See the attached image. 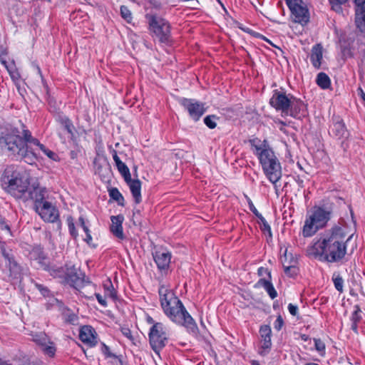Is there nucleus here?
Instances as JSON below:
<instances>
[{"mask_svg":"<svg viewBox=\"0 0 365 365\" xmlns=\"http://www.w3.org/2000/svg\"><path fill=\"white\" fill-rule=\"evenodd\" d=\"M153 258L160 272L168 269L171 259V254L169 252L165 250H157L153 254Z\"/></svg>","mask_w":365,"mask_h":365,"instance_id":"nucleus-20","label":"nucleus"},{"mask_svg":"<svg viewBox=\"0 0 365 365\" xmlns=\"http://www.w3.org/2000/svg\"><path fill=\"white\" fill-rule=\"evenodd\" d=\"M109 196L111 199L117 202L120 206H124V197L118 188L112 187L109 190Z\"/></svg>","mask_w":365,"mask_h":365,"instance_id":"nucleus-35","label":"nucleus"},{"mask_svg":"<svg viewBox=\"0 0 365 365\" xmlns=\"http://www.w3.org/2000/svg\"><path fill=\"white\" fill-rule=\"evenodd\" d=\"M248 204H249V208L250 210V211L257 217H259L260 215H262L259 212L258 210H257V208L255 207L254 204L252 203V200L250 199H249L248 200Z\"/></svg>","mask_w":365,"mask_h":365,"instance_id":"nucleus-52","label":"nucleus"},{"mask_svg":"<svg viewBox=\"0 0 365 365\" xmlns=\"http://www.w3.org/2000/svg\"><path fill=\"white\" fill-rule=\"evenodd\" d=\"M358 324L357 322H351V329L356 334H358Z\"/></svg>","mask_w":365,"mask_h":365,"instance_id":"nucleus-62","label":"nucleus"},{"mask_svg":"<svg viewBox=\"0 0 365 365\" xmlns=\"http://www.w3.org/2000/svg\"><path fill=\"white\" fill-rule=\"evenodd\" d=\"M316 83L322 89H327L331 86V80L328 75L324 72L317 74Z\"/></svg>","mask_w":365,"mask_h":365,"instance_id":"nucleus-30","label":"nucleus"},{"mask_svg":"<svg viewBox=\"0 0 365 365\" xmlns=\"http://www.w3.org/2000/svg\"><path fill=\"white\" fill-rule=\"evenodd\" d=\"M284 259L282 258L283 267H284V273L290 277H294L298 274V268L295 265H289L286 266L284 264L287 262V250L286 249L283 255Z\"/></svg>","mask_w":365,"mask_h":365,"instance_id":"nucleus-27","label":"nucleus"},{"mask_svg":"<svg viewBox=\"0 0 365 365\" xmlns=\"http://www.w3.org/2000/svg\"><path fill=\"white\" fill-rule=\"evenodd\" d=\"M54 277H64V282L70 286L78 289L81 287L83 284L84 274L79 269L76 268L74 266L66 268V271L63 269L54 270Z\"/></svg>","mask_w":365,"mask_h":365,"instance_id":"nucleus-11","label":"nucleus"},{"mask_svg":"<svg viewBox=\"0 0 365 365\" xmlns=\"http://www.w3.org/2000/svg\"><path fill=\"white\" fill-rule=\"evenodd\" d=\"M95 296L98 303L104 307H107V302L105 298L99 293H95Z\"/></svg>","mask_w":365,"mask_h":365,"instance_id":"nucleus-53","label":"nucleus"},{"mask_svg":"<svg viewBox=\"0 0 365 365\" xmlns=\"http://www.w3.org/2000/svg\"><path fill=\"white\" fill-rule=\"evenodd\" d=\"M257 274L259 277L267 276V278H266V279H272L271 272L267 268L263 267H259L257 269Z\"/></svg>","mask_w":365,"mask_h":365,"instance_id":"nucleus-46","label":"nucleus"},{"mask_svg":"<svg viewBox=\"0 0 365 365\" xmlns=\"http://www.w3.org/2000/svg\"><path fill=\"white\" fill-rule=\"evenodd\" d=\"M130 187L131 194L134 198L135 202L139 204L141 202V182L138 179L133 180L131 178L130 180L125 181Z\"/></svg>","mask_w":365,"mask_h":365,"instance_id":"nucleus-25","label":"nucleus"},{"mask_svg":"<svg viewBox=\"0 0 365 365\" xmlns=\"http://www.w3.org/2000/svg\"><path fill=\"white\" fill-rule=\"evenodd\" d=\"M180 104L195 121L198 120L205 112L203 103H200L194 99L182 98L180 100Z\"/></svg>","mask_w":365,"mask_h":365,"instance_id":"nucleus-17","label":"nucleus"},{"mask_svg":"<svg viewBox=\"0 0 365 365\" xmlns=\"http://www.w3.org/2000/svg\"><path fill=\"white\" fill-rule=\"evenodd\" d=\"M346 223L344 218H339L338 223L321 235L320 238L312 247L311 254L321 261L338 262L346 254V244L354 233L348 237Z\"/></svg>","mask_w":365,"mask_h":365,"instance_id":"nucleus-1","label":"nucleus"},{"mask_svg":"<svg viewBox=\"0 0 365 365\" xmlns=\"http://www.w3.org/2000/svg\"><path fill=\"white\" fill-rule=\"evenodd\" d=\"M62 316L64 321L68 324L76 325L78 323V317L70 309H65Z\"/></svg>","mask_w":365,"mask_h":365,"instance_id":"nucleus-31","label":"nucleus"},{"mask_svg":"<svg viewBox=\"0 0 365 365\" xmlns=\"http://www.w3.org/2000/svg\"><path fill=\"white\" fill-rule=\"evenodd\" d=\"M96 332L95 329L88 325L83 326L79 331V339L84 344L90 346H96L97 343Z\"/></svg>","mask_w":365,"mask_h":365,"instance_id":"nucleus-21","label":"nucleus"},{"mask_svg":"<svg viewBox=\"0 0 365 365\" xmlns=\"http://www.w3.org/2000/svg\"><path fill=\"white\" fill-rule=\"evenodd\" d=\"M62 126L71 135V137L74 136L75 127L70 118H68Z\"/></svg>","mask_w":365,"mask_h":365,"instance_id":"nucleus-44","label":"nucleus"},{"mask_svg":"<svg viewBox=\"0 0 365 365\" xmlns=\"http://www.w3.org/2000/svg\"><path fill=\"white\" fill-rule=\"evenodd\" d=\"M259 219V223L260 224V229L264 232H267L269 237H272V230L269 225L265 220V218L260 215L259 217H257Z\"/></svg>","mask_w":365,"mask_h":365,"instance_id":"nucleus-38","label":"nucleus"},{"mask_svg":"<svg viewBox=\"0 0 365 365\" xmlns=\"http://www.w3.org/2000/svg\"><path fill=\"white\" fill-rule=\"evenodd\" d=\"M150 3L155 9H160L161 8V3L158 0H150Z\"/></svg>","mask_w":365,"mask_h":365,"instance_id":"nucleus-59","label":"nucleus"},{"mask_svg":"<svg viewBox=\"0 0 365 365\" xmlns=\"http://www.w3.org/2000/svg\"><path fill=\"white\" fill-rule=\"evenodd\" d=\"M148 338L152 349L159 355L168 341V334L163 324L158 322L152 325L148 333Z\"/></svg>","mask_w":365,"mask_h":365,"instance_id":"nucleus-9","label":"nucleus"},{"mask_svg":"<svg viewBox=\"0 0 365 365\" xmlns=\"http://www.w3.org/2000/svg\"><path fill=\"white\" fill-rule=\"evenodd\" d=\"M331 10L337 14H343V6H346L349 0H328Z\"/></svg>","mask_w":365,"mask_h":365,"instance_id":"nucleus-32","label":"nucleus"},{"mask_svg":"<svg viewBox=\"0 0 365 365\" xmlns=\"http://www.w3.org/2000/svg\"><path fill=\"white\" fill-rule=\"evenodd\" d=\"M150 30L155 35L160 43H168L170 41V25L169 22L154 14H147Z\"/></svg>","mask_w":365,"mask_h":365,"instance_id":"nucleus-8","label":"nucleus"},{"mask_svg":"<svg viewBox=\"0 0 365 365\" xmlns=\"http://www.w3.org/2000/svg\"><path fill=\"white\" fill-rule=\"evenodd\" d=\"M34 210L45 222H55L58 220V209L48 201L44 202Z\"/></svg>","mask_w":365,"mask_h":365,"instance_id":"nucleus-14","label":"nucleus"},{"mask_svg":"<svg viewBox=\"0 0 365 365\" xmlns=\"http://www.w3.org/2000/svg\"><path fill=\"white\" fill-rule=\"evenodd\" d=\"M68 118H68V117H67L66 115H62V114H59V115H58V116L56 117V120H57V122H58L61 125H63Z\"/></svg>","mask_w":365,"mask_h":365,"instance_id":"nucleus-56","label":"nucleus"},{"mask_svg":"<svg viewBox=\"0 0 365 365\" xmlns=\"http://www.w3.org/2000/svg\"><path fill=\"white\" fill-rule=\"evenodd\" d=\"M3 189L18 200H22L30 187L29 178L14 166H8L1 178Z\"/></svg>","mask_w":365,"mask_h":365,"instance_id":"nucleus-5","label":"nucleus"},{"mask_svg":"<svg viewBox=\"0 0 365 365\" xmlns=\"http://www.w3.org/2000/svg\"><path fill=\"white\" fill-rule=\"evenodd\" d=\"M111 363L113 365H123L122 361V356L115 355L111 359Z\"/></svg>","mask_w":365,"mask_h":365,"instance_id":"nucleus-55","label":"nucleus"},{"mask_svg":"<svg viewBox=\"0 0 365 365\" xmlns=\"http://www.w3.org/2000/svg\"><path fill=\"white\" fill-rule=\"evenodd\" d=\"M147 322L153 325L156 323L154 322L153 319L150 316H148L147 317Z\"/></svg>","mask_w":365,"mask_h":365,"instance_id":"nucleus-64","label":"nucleus"},{"mask_svg":"<svg viewBox=\"0 0 365 365\" xmlns=\"http://www.w3.org/2000/svg\"><path fill=\"white\" fill-rule=\"evenodd\" d=\"M269 104L286 116L301 119L308 115L307 105L300 98L283 91L274 90Z\"/></svg>","mask_w":365,"mask_h":365,"instance_id":"nucleus-4","label":"nucleus"},{"mask_svg":"<svg viewBox=\"0 0 365 365\" xmlns=\"http://www.w3.org/2000/svg\"><path fill=\"white\" fill-rule=\"evenodd\" d=\"M256 37H259L262 39H263L264 41H267V43H269L270 45L273 46H275L270 40H269L267 38H266L265 36L259 34H257L255 35Z\"/></svg>","mask_w":365,"mask_h":365,"instance_id":"nucleus-61","label":"nucleus"},{"mask_svg":"<svg viewBox=\"0 0 365 365\" xmlns=\"http://www.w3.org/2000/svg\"><path fill=\"white\" fill-rule=\"evenodd\" d=\"M44 153L51 159H54L55 156L56 155L55 153L48 148L46 150H44Z\"/></svg>","mask_w":365,"mask_h":365,"instance_id":"nucleus-60","label":"nucleus"},{"mask_svg":"<svg viewBox=\"0 0 365 365\" xmlns=\"http://www.w3.org/2000/svg\"><path fill=\"white\" fill-rule=\"evenodd\" d=\"M24 130L23 129V137L20 136L17 128L12 129L9 133L1 136L0 138V154L8 152L11 155L24 160L26 163L32 165L37 160V156L25 139Z\"/></svg>","mask_w":365,"mask_h":365,"instance_id":"nucleus-3","label":"nucleus"},{"mask_svg":"<svg viewBox=\"0 0 365 365\" xmlns=\"http://www.w3.org/2000/svg\"><path fill=\"white\" fill-rule=\"evenodd\" d=\"M302 0H294L287 6L291 11L294 21L304 26L309 21V12L307 6L302 5Z\"/></svg>","mask_w":365,"mask_h":365,"instance_id":"nucleus-12","label":"nucleus"},{"mask_svg":"<svg viewBox=\"0 0 365 365\" xmlns=\"http://www.w3.org/2000/svg\"><path fill=\"white\" fill-rule=\"evenodd\" d=\"M105 289H106V294L110 298H111L113 300H115L117 299V292L114 289L113 284H111V282H109V286L104 285Z\"/></svg>","mask_w":365,"mask_h":365,"instance_id":"nucleus-43","label":"nucleus"},{"mask_svg":"<svg viewBox=\"0 0 365 365\" xmlns=\"http://www.w3.org/2000/svg\"><path fill=\"white\" fill-rule=\"evenodd\" d=\"M334 203H323L312 207V213L307 217L302 229L304 237L313 236L319 230L325 227L333 214Z\"/></svg>","mask_w":365,"mask_h":365,"instance_id":"nucleus-6","label":"nucleus"},{"mask_svg":"<svg viewBox=\"0 0 365 365\" xmlns=\"http://www.w3.org/2000/svg\"><path fill=\"white\" fill-rule=\"evenodd\" d=\"M24 135L26 140L28 141L29 144L38 146L39 148L44 153L47 148L41 144L39 140L31 135V132L29 130H24Z\"/></svg>","mask_w":365,"mask_h":365,"instance_id":"nucleus-36","label":"nucleus"},{"mask_svg":"<svg viewBox=\"0 0 365 365\" xmlns=\"http://www.w3.org/2000/svg\"><path fill=\"white\" fill-rule=\"evenodd\" d=\"M249 142L256 150V155L267 178L272 183L278 182L282 178V167L274 152L270 148H262L259 145H256L255 139L250 140Z\"/></svg>","mask_w":365,"mask_h":365,"instance_id":"nucleus-7","label":"nucleus"},{"mask_svg":"<svg viewBox=\"0 0 365 365\" xmlns=\"http://www.w3.org/2000/svg\"><path fill=\"white\" fill-rule=\"evenodd\" d=\"M123 215H116L111 216V225H110V232L113 235L118 239L123 240L124 238V234L123 231Z\"/></svg>","mask_w":365,"mask_h":365,"instance_id":"nucleus-23","label":"nucleus"},{"mask_svg":"<svg viewBox=\"0 0 365 365\" xmlns=\"http://www.w3.org/2000/svg\"><path fill=\"white\" fill-rule=\"evenodd\" d=\"M48 191L46 187L39 186L38 185H30L27 192H26L25 197H23L22 201L26 202L31 200L34 203V208L47 201Z\"/></svg>","mask_w":365,"mask_h":365,"instance_id":"nucleus-13","label":"nucleus"},{"mask_svg":"<svg viewBox=\"0 0 365 365\" xmlns=\"http://www.w3.org/2000/svg\"><path fill=\"white\" fill-rule=\"evenodd\" d=\"M355 4V24L361 33H365V0H354Z\"/></svg>","mask_w":365,"mask_h":365,"instance_id":"nucleus-18","label":"nucleus"},{"mask_svg":"<svg viewBox=\"0 0 365 365\" xmlns=\"http://www.w3.org/2000/svg\"><path fill=\"white\" fill-rule=\"evenodd\" d=\"M323 60V46L321 43H317L311 50L310 61L313 67L320 69Z\"/></svg>","mask_w":365,"mask_h":365,"instance_id":"nucleus-22","label":"nucleus"},{"mask_svg":"<svg viewBox=\"0 0 365 365\" xmlns=\"http://www.w3.org/2000/svg\"><path fill=\"white\" fill-rule=\"evenodd\" d=\"M329 135L338 140L347 139L349 131L346 128L344 120L339 115H333L329 128Z\"/></svg>","mask_w":365,"mask_h":365,"instance_id":"nucleus-15","label":"nucleus"},{"mask_svg":"<svg viewBox=\"0 0 365 365\" xmlns=\"http://www.w3.org/2000/svg\"><path fill=\"white\" fill-rule=\"evenodd\" d=\"M67 223L70 235L73 237V239H76L78 235L77 230H76L73 219L71 216L67 217Z\"/></svg>","mask_w":365,"mask_h":365,"instance_id":"nucleus-42","label":"nucleus"},{"mask_svg":"<svg viewBox=\"0 0 365 365\" xmlns=\"http://www.w3.org/2000/svg\"><path fill=\"white\" fill-rule=\"evenodd\" d=\"M112 155L113 160L115 163V165H117L119 163H120L122 161L120 160V158L118 156L117 151L115 150H112Z\"/></svg>","mask_w":365,"mask_h":365,"instance_id":"nucleus-58","label":"nucleus"},{"mask_svg":"<svg viewBox=\"0 0 365 365\" xmlns=\"http://www.w3.org/2000/svg\"><path fill=\"white\" fill-rule=\"evenodd\" d=\"M354 310L353 313L351 314V316L350 318L351 322L359 323L361 322V320L362 319L361 307L359 305L356 304V305H354Z\"/></svg>","mask_w":365,"mask_h":365,"instance_id":"nucleus-39","label":"nucleus"},{"mask_svg":"<svg viewBox=\"0 0 365 365\" xmlns=\"http://www.w3.org/2000/svg\"><path fill=\"white\" fill-rule=\"evenodd\" d=\"M339 42L342 58H347L353 57V52L351 51L350 43L344 38H341Z\"/></svg>","mask_w":365,"mask_h":365,"instance_id":"nucleus-28","label":"nucleus"},{"mask_svg":"<svg viewBox=\"0 0 365 365\" xmlns=\"http://www.w3.org/2000/svg\"><path fill=\"white\" fill-rule=\"evenodd\" d=\"M331 279L333 281L335 289L340 293L344 291V279L339 272H334L332 274Z\"/></svg>","mask_w":365,"mask_h":365,"instance_id":"nucleus-33","label":"nucleus"},{"mask_svg":"<svg viewBox=\"0 0 365 365\" xmlns=\"http://www.w3.org/2000/svg\"><path fill=\"white\" fill-rule=\"evenodd\" d=\"M101 351L104 354L106 358L112 359L113 356H115L116 355V354L112 353L110 350V348L107 345H106L104 343H102Z\"/></svg>","mask_w":365,"mask_h":365,"instance_id":"nucleus-47","label":"nucleus"},{"mask_svg":"<svg viewBox=\"0 0 365 365\" xmlns=\"http://www.w3.org/2000/svg\"><path fill=\"white\" fill-rule=\"evenodd\" d=\"M257 285L262 287L272 299L277 297V292L272 283V279H266L265 277L261 278L257 282Z\"/></svg>","mask_w":365,"mask_h":365,"instance_id":"nucleus-26","label":"nucleus"},{"mask_svg":"<svg viewBox=\"0 0 365 365\" xmlns=\"http://www.w3.org/2000/svg\"><path fill=\"white\" fill-rule=\"evenodd\" d=\"M314 347L316 350L319 352L325 351V344L320 339H314Z\"/></svg>","mask_w":365,"mask_h":365,"instance_id":"nucleus-45","label":"nucleus"},{"mask_svg":"<svg viewBox=\"0 0 365 365\" xmlns=\"http://www.w3.org/2000/svg\"><path fill=\"white\" fill-rule=\"evenodd\" d=\"M120 331H121L122 334L126 338H128L130 341H133L134 340V337L133 336L131 331H130V329L128 327H123L120 328Z\"/></svg>","mask_w":365,"mask_h":365,"instance_id":"nucleus-50","label":"nucleus"},{"mask_svg":"<svg viewBox=\"0 0 365 365\" xmlns=\"http://www.w3.org/2000/svg\"><path fill=\"white\" fill-rule=\"evenodd\" d=\"M32 340L38 345L43 352L50 357H53L56 353V347L53 342L44 332H39L32 335Z\"/></svg>","mask_w":365,"mask_h":365,"instance_id":"nucleus-16","label":"nucleus"},{"mask_svg":"<svg viewBox=\"0 0 365 365\" xmlns=\"http://www.w3.org/2000/svg\"><path fill=\"white\" fill-rule=\"evenodd\" d=\"M118 172L120 173L125 181L130 180L131 175L128 166L123 162L116 165Z\"/></svg>","mask_w":365,"mask_h":365,"instance_id":"nucleus-37","label":"nucleus"},{"mask_svg":"<svg viewBox=\"0 0 365 365\" xmlns=\"http://www.w3.org/2000/svg\"><path fill=\"white\" fill-rule=\"evenodd\" d=\"M120 11L122 18L128 23H130L133 19V16L130 9L125 6H121Z\"/></svg>","mask_w":365,"mask_h":365,"instance_id":"nucleus-41","label":"nucleus"},{"mask_svg":"<svg viewBox=\"0 0 365 365\" xmlns=\"http://www.w3.org/2000/svg\"><path fill=\"white\" fill-rule=\"evenodd\" d=\"M288 310L292 316H297V314H298V307L293 304H289Z\"/></svg>","mask_w":365,"mask_h":365,"instance_id":"nucleus-54","label":"nucleus"},{"mask_svg":"<svg viewBox=\"0 0 365 365\" xmlns=\"http://www.w3.org/2000/svg\"><path fill=\"white\" fill-rule=\"evenodd\" d=\"M93 163L96 174H98L102 180H108L111 171L109 163L106 160L101 163L97 159L94 160Z\"/></svg>","mask_w":365,"mask_h":365,"instance_id":"nucleus-24","label":"nucleus"},{"mask_svg":"<svg viewBox=\"0 0 365 365\" xmlns=\"http://www.w3.org/2000/svg\"><path fill=\"white\" fill-rule=\"evenodd\" d=\"M221 118L215 115H207V127L214 129L217 125V121H220Z\"/></svg>","mask_w":365,"mask_h":365,"instance_id":"nucleus-40","label":"nucleus"},{"mask_svg":"<svg viewBox=\"0 0 365 365\" xmlns=\"http://www.w3.org/2000/svg\"><path fill=\"white\" fill-rule=\"evenodd\" d=\"M35 286H36V287L38 289V290L41 293V294L43 297H48L49 296L50 291H49V289L46 287H45L43 284H38V283H36L35 284Z\"/></svg>","mask_w":365,"mask_h":365,"instance_id":"nucleus-49","label":"nucleus"},{"mask_svg":"<svg viewBox=\"0 0 365 365\" xmlns=\"http://www.w3.org/2000/svg\"><path fill=\"white\" fill-rule=\"evenodd\" d=\"M0 365H43V364L41 361H31L29 359H19L14 363H11L0 358Z\"/></svg>","mask_w":365,"mask_h":365,"instance_id":"nucleus-29","label":"nucleus"},{"mask_svg":"<svg viewBox=\"0 0 365 365\" xmlns=\"http://www.w3.org/2000/svg\"><path fill=\"white\" fill-rule=\"evenodd\" d=\"M0 254L6 261V265L9 270V277L20 280L23 277V269L15 260L12 250L8 249L4 242H0Z\"/></svg>","mask_w":365,"mask_h":365,"instance_id":"nucleus-10","label":"nucleus"},{"mask_svg":"<svg viewBox=\"0 0 365 365\" xmlns=\"http://www.w3.org/2000/svg\"><path fill=\"white\" fill-rule=\"evenodd\" d=\"M158 292L165 314L175 323L185 327L189 331L196 334L197 327L195 322L173 292L162 286Z\"/></svg>","mask_w":365,"mask_h":365,"instance_id":"nucleus-2","label":"nucleus"},{"mask_svg":"<svg viewBox=\"0 0 365 365\" xmlns=\"http://www.w3.org/2000/svg\"><path fill=\"white\" fill-rule=\"evenodd\" d=\"M0 228L2 230H6L7 231L9 234H11V229H10V226L9 225V224L7 223V222L6 221L5 218L3 217L1 215H0Z\"/></svg>","mask_w":365,"mask_h":365,"instance_id":"nucleus-51","label":"nucleus"},{"mask_svg":"<svg viewBox=\"0 0 365 365\" xmlns=\"http://www.w3.org/2000/svg\"><path fill=\"white\" fill-rule=\"evenodd\" d=\"M31 255L35 259L38 260L39 263H43V261L46 259L43 248L41 245L34 247Z\"/></svg>","mask_w":365,"mask_h":365,"instance_id":"nucleus-34","label":"nucleus"},{"mask_svg":"<svg viewBox=\"0 0 365 365\" xmlns=\"http://www.w3.org/2000/svg\"><path fill=\"white\" fill-rule=\"evenodd\" d=\"M357 93L359 95V96L361 98V100L363 101V104L365 107V93L364 91H363L362 88L361 87H359L357 88Z\"/></svg>","mask_w":365,"mask_h":365,"instance_id":"nucleus-57","label":"nucleus"},{"mask_svg":"<svg viewBox=\"0 0 365 365\" xmlns=\"http://www.w3.org/2000/svg\"><path fill=\"white\" fill-rule=\"evenodd\" d=\"M85 241H86L88 245H91V242L92 241V237H91V233H88V235H86V239H85Z\"/></svg>","mask_w":365,"mask_h":365,"instance_id":"nucleus-63","label":"nucleus"},{"mask_svg":"<svg viewBox=\"0 0 365 365\" xmlns=\"http://www.w3.org/2000/svg\"><path fill=\"white\" fill-rule=\"evenodd\" d=\"M284 324V319L281 315H278L274 323V328L277 331H280Z\"/></svg>","mask_w":365,"mask_h":365,"instance_id":"nucleus-48","label":"nucleus"},{"mask_svg":"<svg viewBox=\"0 0 365 365\" xmlns=\"http://www.w3.org/2000/svg\"><path fill=\"white\" fill-rule=\"evenodd\" d=\"M259 334L260 337L262 339V346L261 349L262 350L259 351V353L262 356L266 355L269 350L271 349L272 346V341H271V335H272V330L269 325H262L259 328Z\"/></svg>","mask_w":365,"mask_h":365,"instance_id":"nucleus-19","label":"nucleus"}]
</instances>
